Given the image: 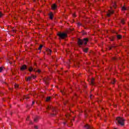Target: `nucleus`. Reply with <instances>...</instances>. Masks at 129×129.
Returning <instances> with one entry per match:
<instances>
[{"label": "nucleus", "instance_id": "0eeeda50", "mask_svg": "<svg viewBox=\"0 0 129 129\" xmlns=\"http://www.w3.org/2000/svg\"><path fill=\"white\" fill-rule=\"evenodd\" d=\"M27 70V66L26 65L22 66L20 68V70L21 71H24V70Z\"/></svg>", "mask_w": 129, "mask_h": 129}, {"label": "nucleus", "instance_id": "6e6552de", "mask_svg": "<svg viewBox=\"0 0 129 129\" xmlns=\"http://www.w3.org/2000/svg\"><path fill=\"white\" fill-rule=\"evenodd\" d=\"M28 70L30 72H32V71H34V72H36V69H35L34 68L32 67H30L28 68Z\"/></svg>", "mask_w": 129, "mask_h": 129}, {"label": "nucleus", "instance_id": "393cba45", "mask_svg": "<svg viewBox=\"0 0 129 129\" xmlns=\"http://www.w3.org/2000/svg\"><path fill=\"white\" fill-rule=\"evenodd\" d=\"M37 121H38V117H36L35 118H34V121L35 122H37Z\"/></svg>", "mask_w": 129, "mask_h": 129}, {"label": "nucleus", "instance_id": "f257e3e1", "mask_svg": "<svg viewBox=\"0 0 129 129\" xmlns=\"http://www.w3.org/2000/svg\"><path fill=\"white\" fill-rule=\"evenodd\" d=\"M115 122L117 125L119 124L120 125H123L124 124V119L120 117H118L116 118Z\"/></svg>", "mask_w": 129, "mask_h": 129}, {"label": "nucleus", "instance_id": "72a5a7b5", "mask_svg": "<svg viewBox=\"0 0 129 129\" xmlns=\"http://www.w3.org/2000/svg\"><path fill=\"white\" fill-rule=\"evenodd\" d=\"M55 115V113L52 114V116H54Z\"/></svg>", "mask_w": 129, "mask_h": 129}, {"label": "nucleus", "instance_id": "f704fd0d", "mask_svg": "<svg viewBox=\"0 0 129 129\" xmlns=\"http://www.w3.org/2000/svg\"><path fill=\"white\" fill-rule=\"evenodd\" d=\"M34 103H35L34 102H32V104H34Z\"/></svg>", "mask_w": 129, "mask_h": 129}, {"label": "nucleus", "instance_id": "2f4dec72", "mask_svg": "<svg viewBox=\"0 0 129 129\" xmlns=\"http://www.w3.org/2000/svg\"><path fill=\"white\" fill-rule=\"evenodd\" d=\"M90 98H92V95H91V96H90Z\"/></svg>", "mask_w": 129, "mask_h": 129}, {"label": "nucleus", "instance_id": "c756f323", "mask_svg": "<svg viewBox=\"0 0 129 129\" xmlns=\"http://www.w3.org/2000/svg\"><path fill=\"white\" fill-rule=\"evenodd\" d=\"M78 26H81V23H78Z\"/></svg>", "mask_w": 129, "mask_h": 129}, {"label": "nucleus", "instance_id": "f8f14e48", "mask_svg": "<svg viewBox=\"0 0 129 129\" xmlns=\"http://www.w3.org/2000/svg\"><path fill=\"white\" fill-rule=\"evenodd\" d=\"M52 10H56L57 9V5L56 4H53L51 6Z\"/></svg>", "mask_w": 129, "mask_h": 129}, {"label": "nucleus", "instance_id": "7c9ffc66", "mask_svg": "<svg viewBox=\"0 0 129 129\" xmlns=\"http://www.w3.org/2000/svg\"><path fill=\"white\" fill-rule=\"evenodd\" d=\"M29 117H27L26 120H29Z\"/></svg>", "mask_w": 129, "mask_h": 129}, {"label": "nucleus", "instance_id": "473e14b6", "mask_svg": "<svg viewBox=\"0 0 129 129\" xmlns=\"http://www.w3.org/2000/svg\"><path fill=\"white\" fill-rule=\"evenodd\" d=\"M73 17H76V15H75V14H73Z\"/></svg>", "mask_w": 129, "mask_h": 129}, {"label": "nucleus", "instance_id": "a878e982", "mask_svg": "<svg viewBox=\"0 0 129 129\" xmlns=\"http://www.w3.org/2000/svg\"><path fill=\"white\" fill-rule=\"evenodd\" d=\"M3 67L0 68V73L2 72V71H3Z\"/></svg>", "mask_w": 129, "mask_h": 129}, {"label": "nucleus", "instance_id": "b1692460", "mask_svg": "<svg viewBox=\"0 0 129 129\" xmlns=\"http://www.w3.org/2000/svg\"><path fill=\"white\" fill-rule=\"evenodd\" d=\"M66 116L67 117V118H69V117H70V114H68V115H66Z\"/></svg>", "mask_w": 129, "mask_h": 129}, {"label": "nucleus", "instance_id": "1a4fd4ad", "mask_svg": "<svg viewBox=\"0 0 129 129\" xmlns=\"http://www.w3.org/2000/svg\"><path fill=\"white\" fill-rule=\"evenodd\" d=\"M46 52L47 53V55H51V53H52V51L49 48L46 49Z\"/></svg>", "mask_w": 129, "mask_h": 129}, {"label": "nucleus", "instance_id": "c9c22d12", "mask_svg": "<svg viewBox=\"0 0 129 129\" xmlns=\"http://www.w3.org/2000/svg\"><path fill=\"white\" fill-rule=\"evenodd\" d=\"M114 129H116V128H114Z\"/></svg>", "mask_w": 129, "mask_h": 129}, {"label": "nucleus", "instance_id": "7ed1b4c3", "mask_svg": "<svg viewBox=\"0 0 129 129\" xmlns=\"http://www.w3.org/2000/svg\"><path fill=\"white\" fill-rule=\"evenodd\" d=\"M57 35L61 39H65L68 36L67 33L65 32H59Z\"/></svg>", "mask_w": 129, "mask_h": 129}, {"label": "nucleus", "instance_id": "f03ea898", "mask_svg": "<svg viewBox=\"0 0 129 129\" xmlns=\"http://www.w3.org/2000/svg\"><path fill=\"white\" fill-rule=\"evenodd\" d=\"M87 42H88V38H84L83 40L79 39L78 41V43L80 46H82V45H87Z\"/></svg>", "mask_w": 129, "mask_h": 129}, {"label": "nucleus", "instance_id": "39448f33", "mask_svg": "<svg viewBox=\"0 0 129 129\" xmlns=\"http://www.w3.org/2000/svg\"><path fill=\"white\" fill-rule=\"evenodd\" d=\"M36 77V76H34V75H32L31 76L28 77L26 79V80H27V81H30V80H31V79H35Z\"/></svg>", "mask_w": 129, "mask_h": 129}, {"label": "nucleus", "instance_id": "5701e85b", "mask_svg": "<svg viewBox=\"0 0 129 129\" xmlns=\"http://www.w3.org/2000/svg\"><path fill=\"white\" fill-rule=\"evenodd\" d=\"M117 38L118 39H121V35H117Z\"/></svg>", "mask_w": 129, "mask_h": 129}, {"label": "nucleus", "instance_id": "aec40b11", "mask_svg": "<svg viewBox=\"0 0 129 129\" xmlns=\"http://www.w3.org/2000/svg\"><path fill=\"white\" fill-rule=\"evenodd\" d=\"M42 48H43V45H40L39 46V47L38 48V50H41V49H42Z\"/></svg>", "mask_w": 129, "mask_h": 129}, {"label": "nucleus", "instance_id": "f3484780", "mask_svg": "<svg viewBox=\"0 0 129 129\" xmlns=\"http://www.w3.org/2000/svg\"><path fill=\"white\" fill-rule=\"evenodd\" d=\"M111 83H112V84H114V83H115V80L113 79L111 81Z\"/></svg>", "mask_w": 129, "mask_h": 129}, {"label": "nucleus", "instance_id": "cd10ccee", "mask_svg": "<svg viewBox=\"0 0 129 129\" xmlns=\"http://www.w3.org/2000/svg\"><path fill=\"white\" fill-rule=\"evenodd\" d=\"M3 16V14H2L1 12H0V18Z\"/></svg>", "mask_w": 129, "mask_h": 129}, {"label": "nucleus", "instance_id": "bb28decb", "mask_svg": "<svg viewBox=\"0 0 129 129\" xmlns=\"http://www.w3.org/2000/svg\"><path fill=\"white\" fill-rule=\"evenodd\" d=\"M37 72H38V73H41V71H40V70H38Z\"/></svg>", "mask_w": 129, "mask_h": 129}, {"label": "nucleus", "instance_id": "6ab92c4d", "mask_svg": "<svg viewBox=\"0 0 129 129\" xmlns=\"http://www.w3.org/2000/svg\"><path fill=\"white\" fill-rule=\"evenodd\" d=\"M126 8L123 7H122V11H126Z\"/></svg>", "mask_w": 129, "mask_h": 129}, {"label": "nucleus", "instance_id": "a211bd4d", "mask_svg": "<svg viewBox=\"0 0 129 129\" xmlns=\"http://www.w3.org/2000/svg\"><path fill=\"white\" fill-rule=\"evenodd\" d=\"M14 86L15 88H18L19 87V85L15 84Z\"/></svg>", "mask_w": 129, "mask_h": 129}, {"label": "nucleus", "instance_id": "423d86ee", "mask_svg": "<svg viewBox=\"0 0 129 129\" xmlns=\"http://www.w3.org/2000/svg\"><path fill=\"white\" fill-rule=\"evenodd\" d=\"M114 13V11L112 10H109L107 14V17H110V15H112Z\"/></svg>", "mask_w": 129, "mask_h": 129}, {"label": "nucleus", "instance_id": "9b49d317", "mask_svg": "<svg viewBox=\"0 0 129 129\" xmlns=\"http://www.w3.org/2000/svg\"><path fill=\"white\" fill-rule=\"evenodd\" d=\"M111 6L114 8V9H116V3L115 2H112Z\"/></svg>", "mask_w": 129, "mask_h": 129}, {"label": "nucleus", "instance_id": "dca6fc26", "mask_svg": "<svg viewBox=\"0 0 129 129\" xmlns=\"http://www.w3.org/2000/svg\"><path fill=\"white\" fill-rule=\"evenodd\" d=\"M50 99H51V97H48L46 99V101H49Z\"/></svg>", "mask_w": 129, "mask_h": 129}, {"label": "nucleus", "instance_id": "4468645a", "mask_svg": "<svg viewBox=\"0 0 129 129\" xmlns=\"http://www.w3.org/2000/svg\"><path fill=\"white\" fill-rule=\"evenodd\" d=\"M83 51H84V52H85V53H87V52H88V48H83Z\"/></svg>", "mask_w": 129, "mask_h": 129}, {"label": "nucleus", "instance_id": "c85d7f7f", "mask_svg": "<svg viewBox=\"0 0 129 129\" xmlns=\"http://www.w3.org/2000/svg\"><path fill=\"white\" fill-rule=\"evenodd\" d=\"M34 129H38V126H34Z\"/></svg>", "mask_w": 129, "mask_h": 129}, {"label": "nucleus", "instance_id": "412c9836", "mask_svg": "<svg viewBox=\"0 0 129 129\" xmlns=\"http://www.w3.org/2000/svg\"><path fill=\"white\" fill-rule=\"evenodd\" d=\"M68 121L67 120H66V121L63 122L64 125H65V124H68Z\"/></svg>", "mask_w": 129, "mask_h": 129}, {"label": "nucleus", "instance_id": "2eb2a0df", "mask_svg": "<svg viewBox=\"0 0 129 129\" xmlns=\"http://www.w3.org/2000/svg\"><path fill=\"white\" fill-rule=\"evenodd\" d=\"M94 79H92L91 80V84H92V85H94Z\"/></svg>", "mask_w": 129, "mask_h": 129}, {"label": "nucleus", "instance_id": "ddd939ff", "mask_svg": "<svg viewBox=\"0 0 129 129\" xmlns=\"http://www.w3.org/2000/svg\"><path fill=\"white\" fill-rule=\"evenodd\" d=\"M85 127L86 129H90L91 128V126L87 124L85 125Z\"/></svg>", "mask_w": 129, "mask_h": 129}, {"label": "nucleus", "instance_id": "20e7f679", "mask_svg": "<svg viewBox=\"0 0 129 129\" xmlns=\"http://www.w3.org/2000/svg\"><path fill=\"white\" fill-rule=\"evenodd\" d=\"M46 109H47V110L51 109V110H52V111H54V112H56V108H55L54 107H53L51 105L48 106L46 108Z\"/></svg>", "mask_w": 129, "mask_h": 129}, {"label": "nucleus", "instance_id": "4be33fe9", "mask_svg": "<svg viewBox=\"0 0 129 129\" xmlns=\"http://www.w3.org/2000/svg\"><path fill=\"white\" fill-rule=\"evenodd\" d=\"M121 23L123 25L124 24V20L123 19H122L121 20Z\"/></svg>", "mask_w": 129, "mask_h": 129}, {"label": "nucleus", "instance_id": "9d476101", "mask_svg": "<svg viewBox=\"0 0 129 129\" xmlns=\"http://www.w3.org/2000/svg\"><path fill=\"white\" fill-rule=\"evenodd\" d=\"M48 16L49 17V19H50V20H53V13L52 12L49 13V14H48Z\"/></svg>", "mask_w": 129, "mask_h": 129}]
</instances>
